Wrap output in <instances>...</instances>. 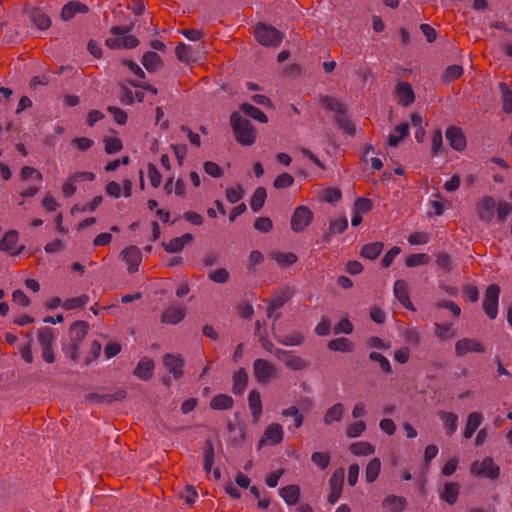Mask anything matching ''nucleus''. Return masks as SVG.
<instances>
[{
	"label": "nucleus",
	"instance_id": "nucleus-1",
	"mask_svg": "<svg viewBox=\"0 0 512 512\" xmlns=\"http://www.w3.org/2000/svg\"><path fill=\"white\" fill-rule=\"evenodd\" d=\"M231 125L235 138L240 144L250 146L255 143L256 130L250 121L241 116L239 112H234L231 115Z\"/></svg>",
	"mask_w": 512,
	"mask_h": 512
},
{
	"label": "nucleus",
	"instance_id": "nucleus-2",
	"mask_svg": "<svg viewBox=\"0 0 512 512\" xmlns=\"http://www.w3.org/2000/svg\"><path fill=\"white\" fill-rule=\"evenodd\" d=\"M131 29L130 26L112 27V36L106 39V45L112 49L136 47L139 44V40L133 35H128Z\"/></svg>",
	"mask_w": 512,
	"mask_h": 512
},
{
	"label": "nucleus",
	"instance_id": "nucleus-3",
	"mask_svg": "<svg viewBox=\"0 0 512 512\" xmlns=\"http://www.w3.org/2000/svg\"><path fill=\"white\" fill-rule=\"evenodd\" d=\"M252 368L254 378L259 384H268L278 377L276 365L267 359H255Z\"/></svg>",
	"mask_w": 512,
	"mask_h": 512
},
{
	"label": "nucleus",
	"instance_id": "nucleus-4",
	"mask_svg": "<svg viewBox=\"0 0 512 512\" xmlns=\"http://www.w3.org/2000/svg\"><path fill=\"white\" fill-rule=\"evenodd\" d=\"M255 37L257 41L267 47H275L281 44L283 40V34L277 30L276 28L265 25V24H258L255 27L254 31Z\"/></svg>",
	"mask_w": 512,
	"mask_h": 512
},
{
	"label": "nucleus",
	"instance_id": "nucleus-5",
	"mask_svg": "<svg viewBox=\"0 0 512 512\" xmlns=\"http://www.w3.org/2000/svg\"><path fill=\"white\" fill-rule=\"evenodd\" d=\"M470 471L473 475L484 476L489 479H497L500 475V468L491 457H485L481 461H474Z\"/></svg>",
	"mask_w": 512,
	"mask_h": 512
},
{
	"label": "nucleus",
	"instance_id": "nucleus-6",
	"mask_svg": "<svg viewBox=\"0 0 512 512\" xmlns=\"http://www.w3.org/2000/svg\"><path fill=\"white\" fill-rule=\"evenodd\" d=\"M500 288L496 284H491L485 291L483 300V309L490 319H495L498 315Z\"/></svg>",
	"mask_w": 512,
	"mask_h": 512
},
{
	"label": "nucleus",
	"instance_id": "nucleus-7",
	"mask_svg": "<svg viewBox=\"0 0 512 512\" xmlns=\"http://www.w3.org/2000/svg\"><path fill=\"white\" fill-rule=\"evenodd\" d=\"M313 220V212L306 206H299L294 210L291 218V229L296 232L304 231Z\"/></svg>",
	"mask_w": 512,
	"mask_h": 512
},
{
	"label": "nucleus",
	"instance_id": "nucleus-8",
	"mask_svg": "<svg viewBox=\"0 0 512 512\" xmlns=\"http://www.w3.org/2000/svg\"><path fill=\"white\" fill-rule=\"evenodd\" d=\"M496 202L491 196H484L476 204V213L480 221L489 224L494 218Z\"/></svg>",
	"mask_w": 512,
	"mask_h": 512
},
{
	"label": "nucleus",
	"instance_id": "nucleus-9",
	"mask_svg": "<svg viewBox=\"0 0 512 512\" xmlns=\"http://www.w3.org/2000/svg\"><path fill=\"white\" fill-rule=\"evenodd\" d=\"M344 469H337L329 479L330 493L328 495V502L335 504L341 497L343 483H344Z\"/></svg>",
	"mask_w": 512,
	"mask_h": 512
},
{
	"label": "nucleus",
	"instance_id": "nucleus-10",
	"mask_svg": "<svg viewBox=\"0 0 512 512\" xmlns=\"http://www.w3.org/2000/svg\"><path fill=\"white\" fill-rule=\"evenodd\" d=\"M283 436L284 430L282 425L278 423L269 424L259 441V447L279 444L283 440Z\"/></svg>",
	"mask_w": 512,
	"mask_h": 512
},
{
	"label": "nucleus",
	"instance_id": "nucleus-11",
	"mask_svg": "<svg viewBox=\"0 0 512 512\" xmlns=\"http://www.w3.org/2000/svg\"><path fill=\"white\" fill-rule=\"evenodd\" d=\"M120 256L127 264L129 273H135L138 271L142 262V253L137 246L127 247L121 252Z\"/></svg>",
	"mask_w": 512,
	"mask_h": 512
},
{
	"label": "nucleus",
	"instance_id": "nucleus-12",
	"mask_svg": "<svg viewBox=\"0 0 512 512\" xmlns=\"http://www.w3.org/2000/svg\"><path fill=\"white\" fill-rule=\"evenodd\" d=\"M455 352L458 357H462L469 352H485V347L480 341L473 338H463L456 342Z\"/></svg>",
	"mask_w": 512,
	"mask_h": 512
},
{
	"label": "nucleus",
	"instance_id": "nucleus-13",
	"mask_svg": "<svg viewBox=\"0 0 512 512\" xmlns=\"http://www.w3.org/2000/svg\"><path fill=\"white\" fill-rule=\"evenodd\" d=\"M163 364L173 374L174 379H179L183 376L184 359L180 355L165 354L163 356Z\"/></svg>",
	"mask_w": 512,
	"mask_h": 512
},
{
	"label": "nucleus",
	"instance_id": "nucleus-14",
	"mask_svg": "<svg viewBox=\"0 0 512 512\" xmlns=\"http://www.w3.org/2000/svg\"><path fill=\"white\" fill-rule=\"evenodd\" d=\"M445 135L449 145L454 150L463 151L466 148V137L459 127H448L446 129Z\"/></svg>",
	"mask_w": 512,
	"mask_h": 512
},
{
	"label": "nucleus",
	"instance_id": "nucleus-15",
	"mask_svg": "<svg viewBox=\"0 0 512 512\" xmlns=\"http://www.w3.org/2000/svg\"><path fill=\"white\" fill-rule=\"evenodd\" d=\"M88 324L84 321H78L71 325L70 327V337L73 341V352L72 358H76V350L78 349V344L86 337L88 333Z\"/></svg>",
	"mask_w": 512,
	"mask_h": 512
},
{
	"label": "nucleus",
	"instance_id": "nucleus-16",
	"mask_svg": "<svg viewBox=\"0 0 512 512\" xmlns=\"http://www.w3.org/2000/svg\"><path fill=\"white\" fill-rule=\"evenodd\" d=\"M394 295L405 308L415 310L410 300L408 284L405 280H397L395 282Z\"/></svg>",
	"mask_w": 512,
	"mask_h": 512
},
{
	"label": "nucleus",
	"instance_id": "nucleus-17",
	"mask_svg": "<svg viewBox=\"0 0 512 512\" xmlns=\"http://www.w3.org/2000/svg\"><path fill=\"white\" fill-rule=\"evenodd\" d=\"M18 239L19 235L17 231H8L0 241V250L11 252L13 255L20 254L24 250V246H21L17 251H13L16 247Z\"/></svg>",
	"mask_w": 512,
	"mask_h": 512
},
{
	"label": "nucleus",
	"instance_id": "nucleus-18",
	"mask_svg": "<svg viewBox=\"0 0 512 512\" xmlns=\"http://www.w3.org/2000/svg\"><path fill=\"white\" fill-rule=\"evenodd\" d=\"M248 405L254 423H258L262 415V401L258 390H251L248 395Z\"/></svg>",
	"mask_w": 512,
	"mask_h": 512
},
{
	"label": "nucleus",
	"instance_id": "nucleus-19",
	"mask_svg": "<svg viewBox=\"0 0 512 512\" xmlns=\"http://www.w3.org/2000/svg\"><path fill=\"white\" fill-rule=\"evenodd\" d=\"M396 94L398 102L407 107L415 101L414 91L411 85L407 82H400L396 86Z\"/></svg>",
	"mask_w": 512,
	"mask_h": 512
},
{
	"label": "nucleus",
	"instance_id": "nucleus-20",
	"mask_svg": "<svg viewBox=\"0 0 512 512\" xmlns=\"http://www.w3.org/2000/svg\"><path fill=\"white\" fill-rule=\"evenodd\" d=\"M154 367V361L148 357H144L138 362L134 370V375L141 380H149L153 376Z\"/></svg>",
	"mask_w": 512,
	"mask_h": 512
},
{
	"label": "nucleus",
	"instance_id": "nucleus-21",
	"mask_svg": "<svg viewBox=\"0 0 512 512\" xmlns=\"http://www.w3.org/2000/svg\"><path fill=\"white\" fill-rule=\"evenodd\" d=\"M406 506V499L396 495H389L382 502V507L386 512H403Z\"/></svg>",
	"mask_w": 512,
	"mask_h": 512
},
{
	"label": "nucleus",
	"instance_id": "nucleus-22",
	"mask_svg": "<svg viewBox=\"0 0 512 512\" xmlns=\"http://www.w3.org/2000/svg\"><path fill=\"white\" fill-rule=\"evenodd\" d=\"M483 420V416L480 412H471L466 419L465 428L463 431V436L466 439H470L475 431L480 426L481 422Z\"/></svg>",
	"mask_w": 512,
	"mask_h": 512
},
{
	"label": "nucleus",
	"instance_id": "nucleus-23",
	"mask_svg": "<svg viewBox=\"0 0 512 512\" xmlns=\"http://www.w3.org/2000/svg\"><path fill=\"white\" fill-rule=\"evenodd\" d=\"M88 8L79 1H70L61 11V18L65 21L72 19L77 13H86Z\"/></svg>",
	"mask_w": 512,
	"mask_h": 512
},
{
	"label": "nucleus",
	"instance_id": "nucleus-24",
	"mask_svg": "<svg viewBox=\"0 0 512 512\" xmlns=\"http://www.w3.org/2000/svg\"><path fill=\"white\" fill-rule=\"evenodd\" d=\"M438 416L448 436L454 434L457 430L458 415L453 412L439 411Z\"/></svg>",
	"mask_w": 512,
	"mask_h": 512
},
{
	"label": "nucleus",
	"instance_id": "nucleus-25",
	"mask_svg": "<svg viewBox=\"0 0 512 512\" xmlns=\"http://www.w3.org/2000/svg\"><path fill=\"white\" fill-rule=\"evenodd\" d=\"M248 384V374L244 368H240L233 374V386L232 392L235 395H241L244 393Z\"/></svg>",
	"mask_w": 512,
	"mask_h": 512
},
{
	"label": "nucleus",
	"instance_id": "nucleus-26",
	"mask_svg": "<svg viewBox=\"0 0 512 512\" xmlns=\"http://www.w3.org/2000/svg\"><path fill=\"white\" fill-rule=\"evenodd\" d=\"M119 98L122 103L131 105L135 101L142 102L144 100V93L142 91H132L126 85H121Z\"/></svg>",
	"mask_w": 512,
	"mask_h": 512
},
{
	"label": "nucleus",
	"instance_id": "nucleus-27",
	"mask_svg": "<svg viewBox=\"0 0 512 512\" xmlns=\"http://www.w3.org/2000/svg\"><path fill=\"white\" fill-rule=\"evenodd\" d=\"M279 495L287 505H294L300 498V487L295 484L282 487L279 490Z\"/></svg>",
	"mask_w": 512,
	"mask_h": 512
},
{
	"label": "nucleus",
	"instance_id": "nucleus-28",
	"mask_svg": "<svg viewBox=\"0 0 512 512\" xmlns=\"http://www.w3.org/2000/svg\"><path fill=\"white\" fill-rule=\"evenodd\" d=\"M344 412V405L342 403H336L325 412L323 421L326 425L340 422L343 419Z\"/></svg>",
	"mask_w": 512,
	"mask_h": 512
},
{
	"label": "nucleus",
	"instance_id": "nucleus-29",
	"mask_svg": "<svg viewBox=\"0 0 512 512\" xmlns=\"http://www.w3.org/2000/svg\"><path fill=\"white\" fill-rule=\"evenodd\" d=\"M185 308L181 306L169 307L162 316V322L167 324H177L185 317Z\"/></svg>",
	"mask_w": 512,
	"mask_h": 512
},
{
	"label": "nucleus",
	"instance_id": "nucleus-30",
	"mask_svg": "<svg viewBox=\"0 0 512 512\" xmlns=\"http://www.w3.org/2000/svg\"><path fill=\"white\" fill-rule=\"evenodd\" d=\"M142 64L149 72L158 71L159 69H161L163 65L161 57L153 51H149L146 54H144Z\"/></svg>",
	"mask_w": 512,
	"mask_h": 512
},
{
	"label": "nucleus",
	"instance_id": "nucleus-31",
	"mask_svg": "<svg viewBox=\"0 0 512 512\" xmlns=\"http://www.w3.org/2000/svg\"><path fill=\"white\" fill-rule=\"evenodd\" d=\"M460 492V485L456 482H447L444 485V490L441 493V499L446 501L448 504L453 505L458 498Z\"/></svg>",
	"mask_w": 512,
	"mask_h": 512
},
{
	"label": "nucleus",
	"instance_id": "nucleus-32",
	"mask_svg": "<svg viewBox=\"0 0 512 512\" xmlns=\"http://www.w3.org/2000/svg\"><path fill=\"white\" fill-rule=\"evenodd\" d=\"M193 239L192 235L186 233L181 237L173 238L164 245V248L169 253H176L183 249V247Z\"/></svg>",
	"mask_w": 512,
	"mask_h": 512
},
{
	"label": "nucleus",
	"instance_id": "nucleus-33",
	"mask_svg": "<svg viewBox=\"0 0 512 512\" xmlns=\"http://www.w3.org/2000/svg\"><path fill=\"white\" fill-rule=\"evenodd\" d=\"M233 405V398L227 394L215 395L210 402V407L214 410H228L231 409Z\"/></svg>",
	"mask_w": 512,
	"mask_h": 512
},
{
	"label": "nucleus",
	"instance_id": "nucleus-34",
	"mask_svg": "<svg viewBox=\"0 0 512 512\" xmlns=\"http://www.w3.org/2000/svg\"><path fill=\"white\" fill-rule=\"evenodd\" d=\"M275 337L277 341L284 346H299L305 341V336L299 331H293L290 334Z\"/></svg>",
	"mask_w": 512,
	"mask_h": 512
},
{
	"label": "nucleus",
	"instance_id": "nucleus-35",
	"mask_svg": "<svg viewBox=\"0 0 512 512\" xmlns=\"http://www.w3.org/2000/svg\"><path fill=\"white\" fill-rule=\"evenodd\" d=\"M383 247L384 245L382 242L368 243L362 247L360 255L363 258L374 260L380 255V253L383 250Z\"/></svg>",
	"mask_w": 512,
	"mask_h": 512
},
{
	"label": "nucleus",
	"instance_id": "nucleus-36",
	"mask_svg": "<svg viewBox=\"0 0 512 512\" xmlns=\"http://www.w3.org/2000/svg\"><path fill=\"white\" fill-rule=\"evenodd\" d=\"M38 341L41 348L53 347L56 340L54 331L49 327H42L38 330Z\"/></svg>",
	"mask_w": 512,
	"mask_h": 512
},
{
	"label": "nucleus",
	"instance_id": "nucleus-37",
	"mask_svg": "<svg viewBox=\"0 0 512 512\" xmlns=\"http://www.w3.org/2000/svg\"><path fill=\"white\" fill-rule=\"evenodd\" d=\"M349 449L356 456H369L375 452V447L367 441L352 443Z\"/></svg>",
	"mask_w": 512,
	"mask_h": 512
},
{
	"label": "nucleus",
	"instance_id": "nucleus-38",
	"mask_svg": "<svg viewBox=\"0 0 512 512\" xmlns=\"http://www.w3.org/2000/svg\"><path fill=\"white\" fill-rule=\"evenodd\" d=\"M381 470V462L379 458H373L369 461L365 470V477L368 483L374 482Z\"/></svg>",
	"mask_w": 512,
	"mask_h": 512
},
{
	"label": "nucleus",
	"instance_id": "nucleus-39",
	"mask_svg": "<svg viewBox=\"0 0 512 512\" xmlns=\"http://www.w3.org/2000/svg\"><path fill=\"white\" fill-rule=\"evenodd\" d=\"M406 136H408V124H400L396 126L393 132L389 135L388 144L390 146H397L398 143Z\"/></svg>",
	"mask_w": 512,
	"mask_h": 512
},
{
	"label": "nucleus",
	"instance_id": "nucleus-40",
	"mask_svg": "<svg viewBox=\"0 0 512 512\" xmlns=\"http://www.w3.org/2000/svg\"><path fill=\"white\" fill-rule=\"evenodd\" d=\"M328 348L333 351L351 352L354 349L353 343L348 338H336L328 343Z\"/></svg>",
	"mask_w": 512,
	"mask_h": 512
},
{
	"label": "nucleus",
	"instance_id": "nucleus-41",
	"mask_svg": "<svg viewBox=\"0 0 512 512\" xmlns=\"http://www.w3.org/2000/svg\"><path fill=\"white\" fill-rule=\"evenodd\" d=\"M502 98V107L505 113L510 114L512 112V91L506 83L501 82L499 84Z\"/></svg>",
	"mask_w": 512,
	"mask_h": 512
},
{
	"label": "nucleus",
	"instance_id": "nucleus-42",
	"mask_svg": "<svg viewBox=\"0 0 512 512\" xmlns=\"http://www.w3.org/2000/svg\"><path fill=\"white\" fill-rule=\"evenodd\" d=\"M266 197H267L266 189L263 187H258L254 191L252 199H251V203H250L251 209L254 212H258L264 206Z\"/></svg>",
	"mask_w": 512,
	"mask_h": 512
},
{
	"label": "nucleus",
	"instance_id": "nucleus-43",
	"mask_svg": "<svg viewBox=\"0 0 512 512\" xmlns=\"http://www.w3.org/2000/svg\"><path fill=\"white\" fill-rule=\"evenodd\" d=\"M288 300L289 294L287 292L282 291L279 294L274 295L267 308V315L271 317L273 312L280 309Z\"/></svg>",
	"mask_w": 512,
	"mask_h": 512
},
{
	"label": "nucleus",
	"instance_id": "nucleus-44",
	"mask_svg": "<svg viewBox=\"0 0 512 512\" xmlns=\"http://www.w3.org/2000/svg\"><path fill=\"white\" fill-rule=\"evenodd\" d=\"M271 256L282 267L290 266L298 260L297 255L292 252H275Z\"/></svg>",
	"mask_w": 512,
	"mask_h": 512
},
{
	"label": "nucleus",
	"instance_id": "nucleus-45",
	"mask_svg": "<svg viewBox=\"0 0 512 512\" xmlns=\"http://www.w3.org/2000/svg\"><path fill=\"white\" fill-rule=\"evenodd\" d=\"M30 17L31 21L41 30H46L51 26L50 18L41 11H33Z\"/></svg>",
	"mask_w": 512,
	"mask_h": 512
},
{
	"label": "nucleus",
	"instance_id": "nucleus-46",
	"mask_svg": "<svg viewBox=\"0 0 512 512\" xmlns=\"http://www.w3.org/2000/svg\"><path fill=\"white\" fill-rule=\"evenodd\" d=\"M434 333L441 340H446L455 336V330L452 324L435 323Z\"/></svg>",
	"mask_w": 512,
	"mask_h": 512
},
{
	"label": "nucleus",
	"instance_id": "nucleus-47",
	"mask_svg": "<svg viewBox=\"0 0 512 512\" xmlns=\"http://www.w3.org/2000/svg\"><path fill=\"white\" fill-rule=\"evenodd\" d=\"M321 103L323 106L335 113H344L346 111L345 106L338 101L337 99H334L330 96H323L321 97Z\"/></svg>",
	"mask_w": 512,
	"mask_h": 512
},
{
	"label": "nucleus",
	"instance_id": "nucleus-48",
	"mask_svg": "<svg viewBox=\"0 0 512 512\" xmlns=\"http://www.w3.org/2000/svg\"><path fill=\"white\" fill-rule=\"evenodd\" d=\"M242 111L252 117L253 119L261 122V123H267L268 118L267 116L258 108L250 105V104H243L241 106Z\"/></svg>",
	"mask_w": 512,
	"mask_h": 512
},
{
	"label": "nucleus",
	"instance_id": "nucleus-49",
	"mask_svg": "<svg viewBox=\"0 0 512 512\" xmlns=\"http://www.w3.org/2000/svg\"><path fill=\"white\" fill-rule=\"evenodd\" d=\"M88 302L89 297L84 294L78 297L66 299L63 302V308L66 310H73L85 306Z\"/></svg>",
	"mask_w": 512,
	"mask_h": 512
},
{
	"label": "nucleus",
	"instance_id": "nucleus-50",
	"mask_svg": "<svg viewBox=\"0 0 512 512\" xmlns=\"http://www.w3.org/2000/svg\"><path fill=\"white\" fill-rule=\"evenodd\" d=\"M430 262V257L425 253L411 254L407 257L405 264L407 267H416L426 265Z\"/></svg>",
	"mask_w": 512,
	"mask_h": 512
},
{
	"label": "nucleus",
	"instance_id": "nucleus-51",
	"mask_svg": "<svg viewBox=\"0 0 512 512\" xmlns=\"http://www.w3.org/2000/svg\"><path fill=\"white\" fill-rule=\"evenodd\" d=\"M311 461L321 470H325L330 464L331 457L328 453L314 452L311 455Z\"/></svg>",
	"mask_w": 512,
	"mask_h": 512
},
{
	"label": "nucleus",
	"instance_id": "nucleus-52",
	"mask_svg": "<svg viewBox=\"0 0 512 512\" xmlns=\"http://www.w3.org/2000/svg\"><path fill=\"white\" fill-rule=\"evenodd\" d=\"M309 366V363L301 358L300 356L295 355L294 353L291 355L289 361H287L286 367L288 369L294 370V371H300L304 370Z\"/></svg>",
	"mask_w": 512,
	"mask_h": 512
},
{
	"label": "nucleus",
	"instance_id": "nucleus-53",
	"mask_svg": "<svg viewBox=\"0 0 512 512\" xmlns=\"http://www.w3.org/2000/svg\"><path fill=\"white\" fill-rule=\"evenodd\" d=\"M403 338L407 343L417 346L421 342L422 335L417 328L412 327L404 331Z\"/></svg>",
	"mask_w": 512,
	"mask_h": 512
},
{
	"label": "nucleus",
	"instance_id": "nucleus-54",
	"mask_svg": "<svg viewBox=\"0 0 512 512\" xmlns=\"http://www.w3.org/2000/svg\"><path fill=\"white\" fill-rule=\"evenodd\" d=\"M366 430V423L364 421H357L348 425L346 435L349 438H357Z\"/></svg>",
	"mask_w": 512,
	"mask_h": 512
},
{
	"label": "nucleus",
	"instance_id": "nucleus-55",
	"mask_svg": "<svg viewBox=\"0 0 512 512\" xmlns=\"http://www.w3.org/2000/svg\"><path fill=\"white\" fill-rule=\"evenodd\" d=\"M369 359L373 362H378L383 372H385V373L392 372V368H391V364H390L389 360L381 353L371 352L369 355Z\"/></svg>",
	"mask_w": 512,
	"mask_h": 512
},
{
	"label": "nucleus",
	"instance_id": "nucleus-56",
	"mask_svg": "<svg viewBox=\"0 0 512 512\" xmlns=\"http://www.w3.org/2000/svg\"><path fill=\"white\" fill-rule=\"evenodd\" d=\"M214 464V448L211 442H207L204 449V470L209 473Z\"/></svg>",
	"mask_w": 512,
	"mask_h": 512
},
{
	"label": "nucleus",
	"instance_id": "nucleus-57",
	"mask_svg": "<svg viewBox=\"0 0 512 512\" xmlns=\"http://www.w3.org/2000/svg\"><path fill=\"white\" fill-rule=\"evenodd\" d=\"M496 212H497V219L500 222H505L506 218L511 214L512 212V204L506 202V201H500L498 204H496Z\"/></svg>",
	"mask_w": 512,
	"mask_h": 512
},
{
	"label": "nucleus",
	"instance_id": "nucleus-58",
	"mask_svg": "<svg viewBox=\"0 0 512 512\" xmlns=\"http://www.w3.org/2000/svg\"><path fill=\"white\" fill-rule=\"evenodd\" d=\"M463 74V68L459 65H451L446 68L443 74V80L446 82H451L458 79Z\"/></svg>",
	"mask_w": 512,
	"mask_h": 512
},
{
	"label": "nucleus",
	"instance_id": "nucleus-59",
	"mask_svg": "<svg viewBox=\"0 0 512 512\" xmlns=\"http://www.w3.org/2000/svg\"><path fill=\"white\" fill-rule=\"evenodd\" d=\"M348 227V220L346 217H340L337 219H334L330 222V232L333 234H341L343 233Z\"/></svg>",
	"mask_w": 512,
	"mask_h": 512
},
{
	"label": "nucleus",
	"instance_id": "nucleus-60",
	"mask_svg": "<svg viewBox=\"0 0 512 512\" xmlns=\"http://www.w3.org/2000/svg\"><path fill=\"white\" fill-rule=\"evenodd\" d=\"M443 146V137L442 132L440 130H436L432 134L431 139V155L436 156L439 154L441 148Z\"/></svg>",
	"mask_w": 512,
	"mask_h": 512
},
{
	"label": "nucleus",
	"instance_id": "nucleus-61",
	"mask_svg": "<svg viewBox=\"0 0 512 512\" xmlns=\"http://www.w3.org/2000/svg\"><path fill=\"white\" fill-rule=\"evenodd\" d=\"M244 196V191L241 186L229 187L226 189V198L230 203H237Z\"/></svg>",
	"mask_w": 512,
	"mask_h": 512
},
{
	"label": "nucleus",
	"instance_id": "nucleus-62",
	"mask_svg": "<svg viewBox=\"0 0 512 512\" xmlns=\"http://www.w3.org/2000/svg\"><path fill=\"white\" fill-rule=\"evenodd\" d=\"M122 141L117 137H110L105 139V151L108 154L117 153L122 149Z\"/></svg>",
	"mask_w": 512,
	"mask_h": 512
},
{
	"label": "nucleus",
	"instance_id": "nucleus-63",
	"mask_svg": "<svg viewBox=\"0 0 512 512\" xmlns=\"http://www.w3.org/2000/svg\"><path fill=\"white\" fill-rule=\"evenodd\" d=\"M254 228L262 233H268L273 228V222L268 217L257 218L254 223Z\"/></svg>",
	"mask_w": 512,
	"mask_h": 512
},
{
	"label": "nucleus",
	"instance_id": "nucleus-64",
	"mask_svg": "<svg viewBox=\"0 0 512 512\" xmlns=\"http://www.w3.org/2000/svg\"><path fill=\"white\" fill-rule=\"evenodd\" d=\"M436 264L445 272H450L452 269V262L450 256L445 252H440L436 255Z\"/></svg>",
	"mask_w": 512,
	"mask_h": 512
}]
</instances>
